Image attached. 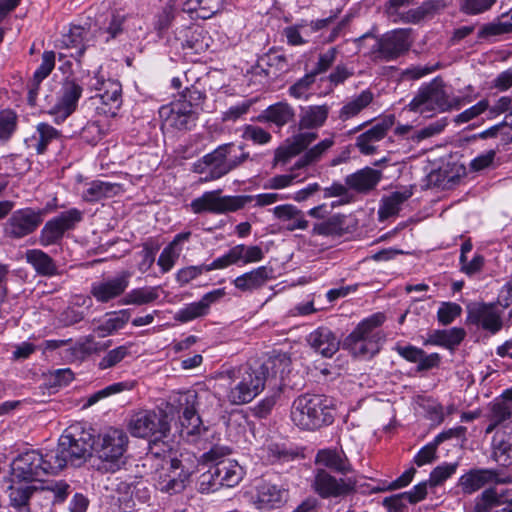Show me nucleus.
Instances as JSON below:
<instances>
[{
  "label": "nucleus",
  "instance_id": "f257e3e1",
  "mask_svg": "<svg viewBox=\"0 0 512 512\" xmlns=\"http://www.w3.org/2000/svg\"><path fill=\"white\" fill-rule=\"evenodd\" d=\"M259 360L250 359L247 363L221 372L220 377L231 385L226 394L232 405H243L254 400L264 389L266 377Z\"/></svg>",
  "mask_w": 512,
  "mask_h": 512
},
{
  "label": "nucleus",
  "instance_id": "f03ea898",
  "mask_svg": "<svg viewBox=\"0 0 512 512\" xmlns=\"http://www.w3.org/2000/svg\"><path fill=\"white\" fill-rule=\"evenodd\" d=\"M94 445L95 434L92 425L88 422H76L64 430L57 448L50 450V457L63 462L60 471L68 464L77 467L92 455Z\"/></svg>",
  "mask_w": 512,
  "mask_h": 512
},
{
  "label": "nucleus",
  "instance_id": "7ed1b4c3",
  "mask_svg": "<svg viewBox=\"0 0 512 512\" xmlns=\"http://www.w3.org/2000/svg\"><path fill=\"white\" fill-rule=\"evenodd\" d=\"M332 401L317 394L298 396L291 407V420L302 430L314 431L333 423Z\"/></svg>",
  "mask_w": 512,
  "mask_h": 512
},
{
  "label": "nucleus",
  "instance_id": "20e7f679",
  "mask_svg": "<svg viewBox=\"0 0 512 512\" xmlns=\"http://www.w3.org/2000/svg\"><path fill=\"white\" fill-rule=\"evenodd\" d=\"M385 320L382 313H376L362 320L346 338L345 346L356 357L371 358L380 350L383 339L378 328Z\"/></svg>",
  "mask_w": 512,
  "mask_h": 512
},
{
  "label": "nucleus",
  "instance_id": "39448f33",
  "mask_svg": "<svg viewBox=\"0 0 512 512\" xmlns=\"http://www.w3.org/2000/svg\"><path fill=\"white\" fill-rule=\"evenodd\" d=\"M61 463L50 457V451L45 454L39 450L26 451L13 461V476L23 482L40 481L49 474L58 473Z\"/></svg>",
  "mask_w": 512,
  "mask_h": 512
},
{
  "label": "nucleus",
  "instance_id": "423d86ee",
  "mask_svg": "<svg viewBox=\"0 0 512 512\" xmlns=\"http://www.w3.org/2000/svg\"><path fill=\"white\" fill-rule=\"evenodd\" d=\"M169 404L183 411L180 418L181 437L187 442H197L208 430L196 413L197 393L193 390L174 393Z\"/></svg>",
  "mask_w": 512,
  "mask_h": 512
},
{
  "label": "nucleus",
  "instance_id": "0eeeda50",
  "mask_svg": "<svg viewBox=\"0 0 512 512\" xmlns=\"http://www.w3.org/2000/svg\"><path fill=\"white\" fill-rule=\"evenodd\" d=\"M457 104L456 98L446 90L442 79L435 78L418 90L409 103L410 110L424 114L426 112H444L452 109Z\"/></svg>",
  "mask_w": 512,
  "mask_h": 512
},
{
  "label": "nucleus",
  "instance_id": "6e6552de",
  "mask_svg": "<svg viewBox=\"0 0 512 512\" xmlns=\"http://www.w3.org/2000/svg\"><path fill=\"white\" fill-rule=\"evenodd\" d=\"M336 477L324 468H316L311 488L322 499H343L356 491L357 479L353 476Z\"/></svg>",
  "mask_w": 512,
  "mask_h": 512
},
{
  "label": "nucleus",
  "instance_id": "1a4fd4ad",
  "mask_svg": "<svg viewBox=\"0 0 512 512\" xmlns=\"http://www.w3.org/2000/svg\"><path fill=\"white\" fill-rule=\"evenodd\" d=\"M128 430L134 437L164 439L169 434L170 424L164 411L144 409L131 415Z\"/></svg>",
  "mask_w": 512,
  "mask_h": 512
},
{
  "label": "nucleus",
  "instance_id": "9d476101",
  "mask_svg": "<svg viewBox=\"0 0 512 512\" xmlns=\"http://www.w3.org/2000/svg\"><path fill=\"white\" fill-rule=\"evenodd\" d=\"M127 444L128 437L123 430L116 428L108 429L103 434L101 448L98 451V458L102 461V467H98V470H118Z\"/></svg>",
  "mask_w": 512,
  "mask_h": 512
},
{
  "label": "nucleus",
  "instance_id": "9b49d317",
  "mask_svg": "<svg viewBox=\"0 0 512 512\" xmlns=\"http://www.w3.org/2000/svg\"><path fill=\"white\" fill-rule=\"evenodd\" d=\"M191 471L176 458H169L162 466L156 480V488L169 495L182 492L189 482Z\"/></svg>",
  "mask_w": 512,
  "mask_h": 512
},
{
  "label": "nucleus",
  "instance_id": "f8f14e48",
  "mask_svg": "<svg viewBox=\"0 0 512 512\" xmlns=\"http://www.w3.org/2000/svg\"><path fill=\"white\" fill-rule=\"evenodd\" d=\"M245 205V198L238 196H221L220 190L205 192L201 197L194 199L190 206L194 213L211 212L222 214L234 212Z\"/></svg>",
  "mask_w": 512,
  "mask_h": 512
},
{
  "label": "nucleus",
  "instance_id": "ddd939ff",
  "mask_svg": "<svg viewBox=\"0 0 512 512\" xmlns=\"http://www.w3.org/2000/svg\"><path fill=\"white\" fill-rule=\"evenodd\" d=\"M82 219V213L76 208L69 209L48 220L41 229L39 243L50 246L59 243L65 232L73 229Z\"/></svg>",
  "mask_w": 512,
  "mask_h": 512
},
{
  "label": "nucleus",
  "instance_id": "4468645a",
  "mask_svg": "<svg viewBox=\"0 0 512 512\" xmlns=\"http://www.w3.org/2000/svg\"><path fill=\"white\" fill-rule=\"evenodd\" d=\"M43 220L42 210L22 208L14 211L4 225L7 237L20 239L33 233Z\"/></svg>",
  "mask_w": 512,
  "mask_h": 512
},
{
  "label": "nucleus",
  "instance_id": "2eb2a0df",
  "mask_svg": "<svg viewBox=\"0 0 512 512\" xmlns=\"http://www.w3.org/2000/svg\"><path fill=\"white\" fill-rule=\"evenodd\" d=\"M511 482V476L501 474L496 469H471L458 479L457 486L463 494L471 495L487 484H509Z\"/></svg>",
  "mask_w": 512,
  "mask_h": 512
},
{
  "label": "nucleus",
  "instance_id": "dca6fc26",
  "mask_svg": "<svg viewBox=\"0 0 512 512\" xmlns=\"http://www.w3.org/2000/svg\"><path fill=\"white\" fill-rule=\"evenodd\" d=\"M411 46L409 31L405 29L393 30L380 39L374 48L376 58L391 61L408 51Z\"/></svg>",
  "mask_w": 512,
  "mask_h": 512
},
{
  "label": "nucleus",
  "instance_id": "f3484780",
  "mask_svg": "<svg viewBox=\"0 0 512 512\" xmlns=\"http://www.w3.org/2000/svg\"><path fill=\"white\" fill-rule=\"evenodd\" d=\"M159 114L166 126L178 130L190 129L196 121L192 104L187 100H178L164 105L160 108Z\"/></svg>",
  "mask_w": 512,
  "mask_h": 512
},
{
  "label": "nucleus",
  "instance_id": "a211bd4d",
  "mask_svg": "<svg viewBox=\"0 0 512 512\" xmlns=\"http://www.w3.org/2000/svg\"><path fill=\"white\" fill-rule=\"evenodd\" d=\"M58 102L48 111L56 124L63 123L76 109L82 94V87L74 80H67L62 86Z\"/></svg>",
  "mask_w": 512,
  "mask_h": 512
},
{
  "label": "nucleus",
  "instance_id": "6ab92c4d",
  "mask_svg": "<svg viewBox=\"0 0 512 512\" xmlns=\"http://www.w3.org/2000/svg\"><path fill=\"white\" fill-rule=\"evenodd\" d=\"M222 146H218L211 153L206 154L201 160L194 165V171L197 173L205 174L200 179L202 182H208L219 179L230 171L226 163L225 154Z\"/></svg>",
  "mask_w": 512,
  "mask_h": 512
},
{
  "label": "nucleus",
  "instance_id": "aec40b11",
  "mask_svg": "<svg viewBox=\"0 0 512 512\" xmlns=\"http://www.w3.org/2000/svg\"><path fill=\"white\" fill-rule=\"evenodd\" d=\"M121 84L115 80L98 83V115L115 117L120 109Z\"/></svg>",
  "mask_w": 512,
  "mask_h": 512
},
{
  "label": "nucleus",
  "instance_id": "412c9836",
  "mask_svg": "<svg viewBox=\"0 0 512 512\" xmlns=\"http://www.w3.org/2000/svg\"><path fill=\"white\" fill-rule=\"evenodd\" d=\"M264 258L261 247L257 245L247 246L238 244L230 248L224 255L217 258L220 269H225L231 265L244 266L251 263L260 262Z\"/></svg>",
  "mask_w": 512,
  "mask_h": 512
},
{
  "label": "nucleus",
  "instance_id": "4be33fe9",
  "mask_svg": "<svg viewBox=\"0 0 512 512\" xmlns=\"http://www.w3.org/2000/svg\"><path fill=\"white\" fill-rule=\"evenodd\" d=\"M393 125L392 118H385L376 123L369 130L360 134L356 138L355 146L364 155H373L377 151L376 144L385 138Z\"/></svg>",
  "mask_w": 512,
  "mask_h": 512
},
{
  "label": "nucleus",
  "instance_id": "5701e85b",
  "mask_svg": "<svg viewBox=\"0 0 512 512\" xmlns=\"http://www.w3.org/2000/svg\"><path fill=\"white\" fill-rule=\"evenodd\" d=\"M273 278V269L268 266H259L236 277L232 284L243 293H252L261 289Z\"/></svg>",
  "mask_w": 512,
  "mask_h": 512
},
{
  "label": "nucleus",
  "instance_id": "b1692460",
  "mask_svg": "<svg viewBox=\"0 0 512 512\" xmlns=\"http://www.w3.org/2000/svg\"><path fill=\"white\" fill-rule=\"evenodd\" d=\"M315 464L341 475H348L354 471L349 458L342 449L325 448L319 450L315 456Z\"/></svg>",
  "mask_w": 512,
  "mask_h": 512
},
{
  "label": "nucleus",
  "instance_id": "393cba45",
  "mask_svg": "<svg viewBox=\"0 0 512 512\" xmlns=\"http://www.w3.org/2000/svg\"><path fill=\"white\" fill-rule=\"evenodd\" d=\"M274 217L279 221L280 227L286 231L306 230L309 222L305 219L303 211L292 204L278 205L272 209Z\"/></svg>",
  "mask_w": 512,
  "mask_h": 512
},
{
  "label": "nucleus",
  "instance_id": "a878e982",
  "mask_svg": "<svg viewBox=\"0 0 512 512\" xmlns=\"http://www.w3.org/2000/svg\"><path fill=\"white\" fill-rule=\"evenodd\" d=\"M330 106L328 104L307 105L300 108L298 129L317 130L323 127L329 117Z\"/></svg>",
  "mask_w": 512,
  "mask_h": 512
},
{
  "label": "nucleus",
  "instance_id": "bb28decb",
  "mask_svg": "<svg viewBox=\"0 0 512 512\" xmlns=\"http://www.w3.org/2000/svg\"><path fill=\"white\" fill-rule=\"evenodd\" d=\"M307 341L311 348L324 357H332L339 349V340L326 327H319L312 331L308 335Z\"/></svg>",
  "mask_w": 512,
  "mask_h": 512
},
{
  "label": "nucleus",
  "instance_id": "cd10ccee",
  "mask_svg": "<svg viewBox=\"0 0 512 512\" xmlns=\"http://www.w3.org/2000/svg\"><path fill=\"white\" fill-rule=\"evenodd\" d=\"M191 237L190 231H184L174 236L173 240L162 250L157 264L162 273L169 272L179 259L183 251V245L189 241Z\"/></svg>",
  "mask_w": 512,
  "mask_h": 512
},
{
  "label": "nucleus",
  "instance_id": "c85d7f7f",
  "mask_svg": "<svg viewBox=\"0 0 512 512\" xmlns=\"http://www.w3.org/2000/svg\"><path fill=\"white\" fill-rule=\"evenodd\" d=\"M178 39L181 40L182 47L189 49L194 53L200 54L209 48L210 38L207 36L204 28L198 25H192L179 31Z\"/></svg>",
  "mask_w": 512,
  "mask_h": 512
},
{
  "label": "nucleus",
  "instance_id": "c756f323",
  "mask_svg": "<svg viewBox=\"0 0 512 512\" xmlns=\"http://www.w3.org/2000/svg\"><path fill=\"white\" fill-rule=\"evenodd\" d=\"M381 179V173L373 168L366 167L345 178L346 185L359 192L365 193L375 188Z\"/></svg>",
  "mask_w": 512,
  "mask_h": 512
},
{
  "label": "nucleus",
  "instance_id": "7c9ffc66",
  "mask_svg": "<svg viewBox=\"0 0 512 512\" xmlns=\"http://www.w3.org/2000/svg\"><path fill=\"white\" fill-rule=\"evenodd\" d=\"M215 474L222 487H234L244 476L243 468L234 460H221L214 466Z\"/></svg>",
  "mask_w": 512,
  "mask_h": 512
},
{
  "label": "nucleus",
  "instance_id": "2f4dec72",
  "mask_svg": "<svg viewBox=\"0 0 512 512\" xmlns=\"http://www.w3.org/2000/svg\"><path fill=\"white\" fill-rule=\"evenodd\" d=\"M374 96L370 90H363L359 95L350 98L339 110L338 120L346 122L361 113L373 101Z\"/></svg>",
  "mask_w": 512,
  "mask_h": 512
},
{
  "label": "nucleus",
  "instance_id": "473e14b6",
  "mask_svg": "<svg viewBox=\"0 0 512 512\" xmlns=\"http://www.w3.org/2000/svg\"><path fill=\"white\" fill-rule=\"evenodd\" d=\"M131 272L123 271L117 277L98 285V301L107 302L121 295L129 285Z\"/></svg>",
  "mask_w": 512,
  "mask_h": 512
},
{
  "label": "nucleus",
  "instance_id": "72a5a7b5",
  "mask_svg": "<svg viewBox=\"0 0 512 512\" xmlns=\"http://www.w3.org/2000/svg\"><path fill=\"white\" fill-rule=\"evenodd\" d=\"M471 319L492 333L500 330L502 326L499 313L493 306L480 305L470 311Z\"/></svg>",
  "mask_w": 512,
  "mask_h": 512
},
{
  "label": "nucleus",
  "instance_id": "f704fd0d",
  "mask_svg": "<svg viewBox=\"0 0 512 512\" xmlns=\"http://www.w3.org/2000/svg\"><path fill=\"white\" fill-rule=\"evenodd\" d=\"M294 115V109L291 105L285 102H278L265 109L257 119L261 122H271L278 127H282L290 122Z\"/></svg>",
  "mask_w": 512,
  "mask_h": 512
},
{
  "label": "nucleus",
  "instance_id": "c9c22d12",
  "mask_svg": "<svg viewBox=\"0 0 512 512\" xmlns=\"http://www.w3.org/2000/svg\"><path fill=\"white\" fill-rule=\"evenodd\" d=\"M221 7V0H186L183 3V11L189 14L191 19H209Z\"/></svg>",
  "mask_w": 512,
  "mask_h": 512
},
{
  "label": "nucleus",
  "instance_id": "e433bc0d",
  "mask_svg": "<svg viewBox=\"0 0 512 512\" xmlns=\"http://www.w3.org/2000/svg\"><path fill=\"white\" fill-rule=\"evenodd\" d=\"M286 492L272 484H262L258 488L257 507L260 509H273L285 502Z\"/></svg>",
  "mask_w": 512,
  "mask_h": 512
},
{
  "label": "nucleus",
  "instance_id": "4c0bfd02",
  "mask_svg": "<svg viewBox=\"0 0 512 512\" xmlns=\"http://www.w3.org/2000/svg\"><path fill=\"white\" fill-rule=\"evenodd\" d=\"M413 195L411 188H404L400 191L392 192L381 200L379 208L380 218H389L399 213L402 204Z\"/></svg>",
  "mask_w": 512,
  "mask_h": 512
},
{
  "label": "nucleus",
  "instance_id": "58836bf2",
  "mask_svg": "<svg viewBox=\"0 0 512 512\" xmlns=\"http://www.w3.org/2000/svg\"><path fill=\"white\" fill-rule=\"evenodd\" d=\"M35 491V487L28 482H13L8 489L10 505L18 511L28 510L29 500Z\"/></svg>",
  "mask_w": 512,
  "mask_h": 512
},
{
  "label": "nucleus",
  "instance_id": "ea45409f",
  "mask_svg": "<svg viewBox=\"0 0 512 512\" xmlns=\"http://www.w3.org/2000/svg\"><path fill=\"white\" fill-rule=\"evenodd\" d=\"M334 139L325 138L307 149L304 154L295 162V168L304 169L319 162L327 151L334 145Z\"/></svg>",
  "mask_w": 512,
  "mask_h": 512
},
{
  "label": "nucleus",
  "instance_id": "a19ab883",
  "mask_svg": "<svg viewBox=\"0 0 512 512\" xmlns=\"http://www.w3.org/2000/svg\"><path fill=\"white\" fill-rule=\"evenodd\" d=\"M465 337V331L461 328H451L449 330H436L432 332L425 344L453 348L461 343Z\"/></svg>",
  "mask_w": 512,
  "mask_h": 512
},
{
  "label": "nucleus",
  "instance_id": "79ce46f5",
  "mask_svg": "<svg viewBox=\"0 0 512 512\" xmlns=\"http://www.w3.org/2000/svg\"><path fill=\"white\" fill-rule=\"evenodd\" d=\"M26 259L38 274L52 276L57 272V266L53 259L40 249L28 250L26 252Z\"/></svg>",
  "mask_w": 512,
  "mask_h": 512
},
{
  "label": "nucleus",
  "instance_id": "37998d69",
  "mask_svg": "<svg viewBox=\"0 0 512 512\" xmlns=\"http://www.w3.org/2000/svg\"><path fill=\"white\" fill-rule=\"evenodd\" d=\"M160 287L146 286L132 289L120 301L123 305H145L159 298Z\"/></svg>",
  "mask_w": 512,
  "mask_h": 512
},
{
  "label": "nucleus",
  "instance_id": "c03bdc74",
  "mask_svg": "<svg viewBox=\"0 0 512 512\" xmlns=\"http://www.w3.org/2000/svg\"><path fill=\"white\" fill-rule=\"evenodd\" d=\"M260 364L263 365L264 376L266 379L270 374H284L289 370L291 359L285 352H274L271 356L265 359L258 358Z\"/></svg>",
  "mask_w": 512,
  "mask_h": 512
},
{
  "label": "nucleus",
  "instance_id": "a18cd8bd",
  "mask_svg": "<svg viewBox=\"0 0 512 512\" xmlns=\"http://www.w3.org/2000/svg\"><path fill=\"white\" fill-rule=\"evenodd\" d=\"M85 31L81 27H73L68 34L63 35L61 44L67 49H75V52H70L69 56L80 61L84 54L85 46L83 45Z\"/></svg>",
  "mask_w": 512,
  "mask_h": 512
},
{
  "label": "nucleus",
  "instance_id": "49530a36",
  "mask_svg": "<svg viewBox=\"0 0 512 512\" xmlns=\"http://www.w3.org/2000/svg\"><path fill=\"white\" fill-rule=\"evenodd\" d=\"M300 170L301 169L295 168L294 164L290 170V173L275 175L269 178L264 187L266 189L279 190L287 188L295 183H301L307 178V175H302V173L299 172Z\"/></svg>",
  "mask_w": 512,
  "mask_h": 512
},
{
  "label": "nucleus",
  "instance_id": "de8ad7c7",
  "mask_svg": "<svg viewBox=\"0 0 512 512\" xmlns=\"http://www.w3.org/2000/svg\"><path fill=\"white\" fill-rule=\"evenodd\" d=\"M492 456L502 466H509L512 463V436L494 437Z\"/></svg>",
  "mask_w": 512,
  "mask_h": 512
},
{
  "label": "nucleus",
  "instance_id": "09e8293b",
  "mask_svg": "<svg viewBox=\"0 0 512 512\" xmlns=\"http://www.w3.org/2000/svg\"><path fill=\"white\" fill-rule=\"evenodd\" d=\"M439 8V2L426 1L420 6L404 12L398 21L406 23H418L426 17L432 16Z\"/></svg>",
  "mask_w": 512,
  "mask_h": 512
},
{
  "label": "nucleus",
  "instance_id": "8fccbe9b",
  "mask_svg": "<svg viewBox=\"0 0 512 512\" xmlns=\"http://www.w3.org/2000/svg\"><path fill=\"white\" fill-rule=\"evenodd\" d=\"M130 314L128 310L107 313L101 325L98 326V335L105 336L117 331L128 322Z\"/></svg>",
  "mask_w": 512,
  "mask_h": 512
},
{
  "label": "nucleus",
  "instance_id": "3c124183",
  "mask_svg": "<svg viewBox=\"0 0 512 512\" xmlns=\"http://www.w3.org/2000/svg\"><path fill=\"white\" fill-rule=\"evenodd\" d=\"M213 270H221L217 258L210 264L188 266L180 269L176 274V280L181 286H183L196 279L201 274Z\"/></svg>",
  "mask_w": 512,
  "mask_h": 512
},
{
  "label": "nucleus",
  "instance_id": "603ef678",
  "mask_svg": "<svg viewBox=\"0 0 512 512\" xmlns=\"http://www.w3.org/2000/svg\"><path fill=\"white\" fill-rule=\"evenodd\" d=\"M509 391L511 389L503 392L502 398L491 405L489 419H494L496 423L502 424L512 417V399L507 395Z\"/></svg>",
  "mask_w": 512,
  "mask_h": 512
},
{
  "label": "nucleus",
  "instance_id": "864d4df0",
  "mask_svg": "<svg viewBox=\"0 0 512 512\" xmlns=\"http://www.w3.org/2000/svg\"><path fill=\"white\" fill-rule=\"evenodd\" d=\"M512 32V21L508 20V16H502L496 21L484 24L478 32V38L490 39Z\"/></svg>",
  "mask_w": 512,
  "mask_h": 512
},
{
  "label": "nucleus",
  "instance_id": "5fc2aeb1",
  "mask_svg": "<svg viewBox=\"0 0 512 512\" xmlns=\"http://www.w3.org/2000/svg\"><path fill=\"white\" fill-rule=\"evenodd\" d=\"M224 150L226 163L230 171L236 169L249 159L250 155L244 150L243 145H236L234 143H227L221 145Z\"/></svg>",
  "mask_w": 512,
  "mask_h": 512
},
{
  "label": "nucleus",
  "instance_id": "6e6d98bb",
  "mask_svg": "<svg viewBox=\"0 0 512 512\" xmlns=\"http://www.w3.org/2000/svg\"><path fill=\"white\" fill-rule=\"evenodd\" d=\"M500 504V496L495 488L485 489L474 500V506L469 512H490V510Z\"/></svg>",
  "mask_w": 512,
  "mask_h": 512
},
{
  "label": "nucleus",
  "instance_id": "4d7b16f0",
  "mask_svg": "<svg viewBox=\"0 0 512 512\" xmlns=\"http://www.w3.org/2000/svg\"><path fill=\"white\" fill-rule=\"evenodd\" d=\"M37 132V144L36 151L38 154H42L47 149L49 143L58 138L60 133L57 129L47 123H39L36 128Z\"/></svg>",
  "mask_w": 512,
  "mask_h": 512
},
{
  "label": "nucleus",
  "instance_id": "13d9d810",
  "mask_svg": "<svg viewBox=\"0 0 512 512\" xmlns=\"http://www.w3.org/2000/svg\"><path fill=\"white\" fill-rule=\"evenodd\" d=\"M458 468V463H443L435 467L429 476V486L436 487L443 484L447 479L453 476Z\"/></svg>",
  "mask_w": 512,
  "mask_h": 512
},
{
  "label": "nucleus",
  "instance_id": "bf43d9fd",
  "mask_svg": "<svg viewBox=\"0 0 512 512\" xmlns=\"http://www.w3.org/2000/svg\"><path fill=\"white\" fill-rule=\"evenodd\" d=\"M446 126V119H440L433 123H430L429 125L425 126L420 130L414 131L410 136H408V138L411 139L413 142L419 143L425 139L439 135L445 129Z\"/></svg>",
  "mask_w": 512,
  "mask_h": 512
},
{
  "label": "nucleus",
  "instance_id": "052dcab7",
  "mask_svg": "<svg viewBox=\"0 0 512 512\" xmlns=\"http://www.w3.org/2000/svg\"><path fill=\"white\" fill-rule=\"evenodd\" d=\"M242 138L252 141L257 145H265L272 139L271 134L265 129L255 125H245L242 131Z\"/></svg>",
  "mask_w": 512,
  "mask_h": 512
},
{
  "label": "nucleus",
  "instance_id": "680f3d73",
  "mask_svg": "<svg viewBox=\"0 0 512 512\" xmlns=\"http://www.w3.org/2000/svg\"><path fill=\"white\" fill-rule=\"evenodd\" d=\"M284 35L287 38L288 44L292 46L303 45L308 42L310 33L306 24L289 26L284 29Z\"/></svg>",
  "mask_w": 512,
  "mask_h": 512
},
{
  "label": "nucleus",
  "instance_id": "e2e57ef3",
  "mask_svg": "<svg viewBox=\"0 0 512 512\" xmlns=\"http://www.w3.org/2000/svg\"><path fill=\"white\" fill-rule=\"evenodd\" d=\"M17 116L12 110L0 112V140L7 141L16 129Z\"/></svg>",
  "mask_w": 512,
  "mask_h": 512
},
{
  "label": "nucleus",
  "instance_id": "0e129e2a",
  "mask_svg": "<svg viewBox=\"0 0 512 512\" xmlns=\"http://www.w3.org/2000/svg\"><path fill=\"white\" fill-rule=\"evenodd\" d=\"M208 312L201 301L187 304L180 309L175 316V319L180 322H189L198 317L206 315Z\"/></svg>",
  "mask_w": 512,
  "mask_h": 512
},
{
  "label": "nucleus",
  "instance_id": "69168bd1",
  "mask_svg": "<svg viewBox=\"0 0 512 512\" xmlns=\"http://www.w3.org/2000/svg\"><path fill=\"white\" fill-rule=\"evenodd\" d=\"M55 66V53L53 51H45L42 55V62L34 72V81L39 85L49 74Z\"/></svg>",
  "mask_w": 512,
  "mask_h": 512
},
{
  "label": "nucleus",
  "instance_id": "338daca9",
  "mask_svg": "<svg viewBox=\"0 0 512 512\" xmlns=\"http://www.w3.org/2000/svg\"><path fill=\"white\" fill-rule=\"evenodd\" d=\"M496 0H461L460 9L468 15H477L489 10Z\"/></svg>",
  "mask_w": 512,
  "mask_h": 512
},
{
  "label": "nucleus",
  "instance_id": "774afa93",
  "mask_svg": "<svg viewBox=\"0 0 512 512\" xmlns=\"http://www.w3.org/2000/svg\"><path fill=\"white\" fill-rule=\"evenodd\" d=\"M214 472L215 468L213 466L200 476L198 489L201 493L215 492L222 487L220 481H218L217 474Z\"/></svg>",
  "mask_w": 512,
  "mask_h": 512
}]
</instances>
